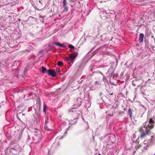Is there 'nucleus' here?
<instances>
[{
  "label": "nucleus",
  "mask_w": 155,
  "mask_h": 155,
  "mask_svg": "<svg viewBox=\"0 0 155 155\" xmlns=\"http://www.w3.org/2000/svg\"><path fill=\"white\" fill-rule=\"evenodd\" d=\"M15 155H17L16 154H14Z\"/></svg>",
  "instance_id": "obj_33"
},
{
  "label": "nucleus",
  "mask_w": 155,
  "mask_h": 155,
  "mask_svg": "<svg viewBox=\"0 0 155 155\" xmlns=\"http://www.w3.org/2000/svg\"><path fill=\"white\" fill-rule=\"evenodd\" d=\"M114 74V71H113L110 74V76L111 77L112 75L113 76V75Z\"/></svg>",
  "instance_id": "obj_22"
},
{
  "label": "nucleus",
  "mask_w": 155,
  "mask_h": 155,
  "mask_svg": "<svg viewBox=\"0 0 155 155\" xmlns=\"http://www.w3.org/2000/svg\"><path fill=\"white\" fill-rule=\"evenodd\" d=\"M47 106L46 104H45L43 107V111L45 113L46 112V109L47 108Z\"/></svg>",
  "instance_id": "obj_18"
},
{
  "label": "nucleus",
  "mask_w": 155,
  "mask_h": 155,
  "mask_svg": "<svg viewBox=\"0 0 155 155\" xmlns=\"http://www.w3.org/2000/svg\"><path fill=\"white\" fill-rule=\"evenodd\" d=\"M47 74L49 75H51L52 77H54L56 74V72L53 70H48Z\"/></svg>",
  "instance_id": "obj_5"
},
{
  "label": "nucleus",
  "mask_w": 155,
  "mask_h": 155,
  "mask_svg": "<svg viewBox=\"0 0 155 155\" xmlns=\"http://www.w3.org/2000/svg\"><path fill=\"white\" fill-rule=\"evenodd\" d=\"M111 84L112 85H115V84H114V83H111Z\"/></svg>",
  "instance_id": "obj_28"
},
{
  "label": "nucleus",
  "mask_w": 155,
  "mask_h": 155,
  "mask_svg": "<svg viewBox=\"0 0 155 155\" xmlns=\"http://www.w3.org/2000/svg\"><path fill=\"white\" fill-rule=\"evenodd\" d=\"M67 3L66 0H63V5L64 7V10L67 11L68 10V8L67 6Z\"/></svg>",
  "instance_id": "obj_8"
},
{
  "label": "nucleus",
  "mask_w": 155,
  "mask_h": 155,
  "mask_svg": "<svg viewBox=\"0 0 155 155\" xmlns=\"http://www.w3.org/2000/svg\"><path fill=\"white\" fill-rule=\"evenodd\" d=\"M68 47L71 49L73 50L74 49V47L71 45H69Z\"/></svg>",
  "instance_id": "obj_16"
},
{
  "label": "nucleus",
  "mask_w": 155,
  "mask_h": 155,
  "mask_svg": "<svg viewBox=\"0 0 155 155\" xmlns=\"http://www.w3.org/2000/svg\"><path fill=\"white\" fill-rule=\"evenodd\" d=\"M50 120L49 119V117H47L45 119V124H48V123H50L49 121Z\"/></svg>",
  "instance_id": "obj_13"
},
{
  "label": "nucleus",
  "mask_w": 155,
  "mask_h": 155,
  "mask_svg": "<svg viewBox=\"0 0 155 155\" xmlns=\"http://www.w3.org/2000/svg\"><path fill=\"white\" fill-rule=\"evenodd\" d=\"M132 111L130 108L128 109V114L130 116V117L131 118L132 116Z\"/></svg>",
  "instance_id": "obj_12"
},
{
  "label": "nucleus",
  "mask_w": 155,
  "mask_h": 155,
  "mask_svg": "<svg viewBox=\"0 0 155 155\" xmlns=\"http://www.w3.org/2000/svg\"><path fill=\"white\" fill-rule=\"evenodd\" d=\"M40 20L43 22V19H41Z\"/></svg>",
  "instance_id": "obj_27"
},
{
  "label": "nucleus",
  "mask_w": 155,
  "mask_h": 155,
  "mask_svg": "<svg viewBox=\"0 0 155 155\" xmlns=\"http://www.w3.org/2000/svg\"><path fill=\"white\" fill-rule=\"evenodd\" d=\"M41 72L43 73H48V70H47L46 69V68L45 67H42L41 68Z\"/></svg>",
  "instance_id": "obj_10"
},
{
  "label": "nucleus",
  "mask_w": 155,
  "mask_h": 155,
  "mask_svg": "<svg viewBox=\"0 0 155 155\" xmlns=\"http://www.w3.org/2000/svg\"><path fill=\"white\" fill-rule=\"evenodd\" d=\"M154 121L151 119H149V122L147 121L144 123L140 129L141 134L140 138H143L148 135L149 130L153 128Z\"/></svg>",
  "instance_id": "obj_1"
},
{
  "label": "nucleus",
  "mask_w": 155,
  "mask_h": 155,
  "mask_svg": "<svg viewBox=\"0 0 155 155\" xmlns=\"http://www.w3.org/2000/svg\"><path fill=\"white\" fill-rule=\"evenodd\" d=\"M153 155H155V153Z\"/></svg>",
  "instance_id": "obj_32"
},
{
  "label": "nucleus",
  "mask_w": 155,
  "mask_h": 155,
  "mask_svg": "<svg viewBox=\"0 0 155 155\" xmlns=\"http://www.w3.org/2000/svg\"><path fill=\"white\" fill-rule=\"evenodd\" d=\"M68 112H76L77 114H78L79 115L80 114V113H81V111L80 110H78L77 109H75V108H73L72 109H71L70 110H68Z\"/></svg>",
  "instance_id": "obj_7"
},
{
  "label": "nucleus",
  "mask_w": 155,
  "mask_h": 155,
  "mask_svg": "<svg viewBox=\"0 0 155 155\" xmlns=\"http://www.w3.org/2000/svg\"><path fill=\"white\" fill-rule=\"evenodd\" d=\"M150 3L151 4H155V2H150Z\"/></svg>",
  "instance_id": "obj_25"
},
{
  "label": "nucleus",
  "mask_w": 155,
  "mask_h": 155,
  "mask_svg": "<svg viewBox=\"0 0 155 155\" xmlns=\"http://www.w3.org/2000/svg\"><path fill=\"white\" fill-rule=\"evenodd\" d=\"M58 65L60 67H61L63 65V63L61 61H58Z\"/></svg>",
  "instance_id": "obj_14"
},
{
  "label": "nucleus",
  "mask_w": 155,
  "mask_h": 155,
  "mask_svg": "<svg viewBox=\"0 0 155 155\" xmlns=\"http://www.w3.org/2000/svg\"><path fill=\"white\" fill-rule=\"evenodd\" d=\"M144 35L143 33H141L140 34L139 37V42L140 43H142L143 42Z\"/></svg>",
  "instance_id": "obj_9"
},
{
  "label": "nucleus",
  "mask_w": 155,
  "mask_h": 155,
  "mask_svg": "<svg viewBox=\"0 0 155 155\" xmlns=\"http://www.w3.org/2000/svg\"><path fill=\"white\" fill-rule=\"evenodd\" d=\"M144 144L145 145L144 146L143 148L146 150H147L149 147V144L147 143L146 144V143H145Z\"/></svg>",
  "instance_id": "obj_15"
},
{
  "label": "nucleus",
  "mask_w": 155,
  "mask_h": 155,
  "mask_svg": "<svg viewBox=\"0 0 155 155\" xmlns=\"http://www.w3.org/2000/svg\"><path fill=\"white\" fill-rule=\"evenodd\" d=\"M30 140V137L29 136H28V138L27 139V141H28L29 140Z\"/></svg>",
  "instance_id": "obj_24"
},
{
  "label": "nucleus",
  "mask_w": 155,
  "mask_h": 155,
  "mask_svg": "<svg viewBox=\"0 0 155 155\" xmlns=\"http://www.w3.org/2000/svg\"><path fill=\"white\" fill-rule=\"evenodd\" d=\"M134 99L135 98V97H136V95H134Z\"/></svg>",
  "instance_id": "obj_29"
},
{
  "label": "nucleus",
  "mask_w": 155,
  "mask_h": 155,
  "mask_svg": "<svg viewBox=\"0 0 155 155\" xmlns=\"http://www.w3.org/2000/svg\"><path fill=\"white\" fill-rule=\"evenodd\" d=\"M108 15L107 12L104 11H101L100 12V17L103 19H105L107 18Z\"/></svg>",
  "instance_id": "obj_4"
},
{
  "label": "nucleus",
  "mask_w": 155,
  "mask_h": 155,
  "mask_svg": "<svg viewBox=\"0 0 155 155\" xmlns=\"http://www.w3.org/2000/svg\"><path fill=\"white\" fill-rule=\"evenodd\" d=\"M103 80L104 82H108V81H107V79H106V78H105V76H103Z\"/></svg>",
  "instance_id": "obj_19"
},
{
  "label": "nucleus",
  "mask_w": 155,
  "mask_h": 155,
  "mask_svg": "<svg viewBox=\"0 0 155 155\" xmlns=\"http://www.w3.org/2000/svg\"><path fill=\"white\" fill-rule=\"evenodd\" d=\"M82 103V99L80 98H78L74 104V105H76L77 106H79Z\"/></svg>",
  "instance_id": "obj_6"
},
{
  "label": "nucleus",
  "mask_w": 155,
  "mask_h": 155,
  "mask_svg": "<svg viewBox=\"0 0 155 155\" xmlns=\"http://www.w3.org/2000/svg\"><path fill=\"white\" fill-rule=\"evenodd\" d=\"M118 74H114L113 75V78L116 80L118 77Z\"/></svg>",
  "instance_id": "obj_17"
},
{
  "label": "nucleus",
  "mask_w": 155,
  "mask_h": 155,
  "mask_svg": "<svg viewBox=\"0 0 155 155\" xmlns=\"http://www.w3.org/2000/svg\"><path fill=\"white\" fill-rule=\"evenodd\" d=\"M98 155H101L100 153H99Z\"/></svg>",
  "instance_id": "obj_30"
},
{
  "label": "nucleus",
  "mask_w": 155,
  "mask_h": 155,
  "mask_svg": "<svg viewBox=\"0 0 155 155\" xmlns=\"http://www.w3.org/2000/svg\"><path fill=\"white\" fill-rule=\"evenodd\" d=\"M65 60L69 63H71L72 64H73L74 61V58L71 54H70L68 57H67L65 59Z\"/></svg>",
  "instance_id": "obj_2"
},
{
  "label": "nucleus",
  "mask_w": 155,
  "mask_h": 155,
  "mask_svg": "<svg viewBox=\"0 0 155 155\" xmlns=\"http://www.w3.org/2000/svg\"><path fill=\"white\" fill-rule=\"evenodd\" d=\"M39 17H40V18H41V19H43L44 18V17L43 16H41V15H40L39 16Z\"/></svg>",
  "instance_id": "obj_23"
},
{
  "label": "nucleus",
  "mask_w": 155,
  "mask_h": 155,
  "mask_svg": "<svg viewBox=\"0 0 155 155\" xmlns=\"http://www.w3.org/2000/svg\"><path fill=\"white\" fill-rule=\"evenodd\" d=\"M78 55V53L77 52H75L73 54V57L74 59Z\"/></svg>",
  "instance_id": "obj_20"
},
{
  "label": "nucleus",
  "mask_w": 155,
  "mask_h": 155,
  "mask_svg": "<svg viewBox=\"0 0 155 155\" xmlns=\"http://www.w3.org/2000/svg\"><path fill=\"white\" fill-rule=\"evenodd\" d=\"M58 72H61V71L60 70L59 71H58Z\"/></svg>",
  "instance_id": "obj_31"
},
{
  "label": "nucleus",
  "mask_w": 155,
  "mask_h": 155,
  "mask_svg": "<svg viewBox=\"0 0 155 155\" xmlns=\"http://www.w3.org/2000/svg\"><path fill=\"white\" fill-rule=\"evenodd\" d=\"M54 44L56 45L57 46H58L60 47H61L62 48H65V45H63V44H61L58 42H55Z\"/></svg>",
  "instance_id": "obj_11"
},
{
  "label": "nucleus",
  "mask_w": 155,
  "mask_h": 155,
  "mask_svg": "<svg viewBox=\"0 0 155 155\" xmlns=\"http://www.w3.org/2000/svg\"><path fill=\"white\" fill-rule=\"evenodd\" d=\"M132 85L134 86H135L136 85L133 82V83H132Z\"/></svg>",
  "instance_id": "obj_26"
},
{
  "label": "nucleus",
  "mask_w": 155,
  "mask_h": 155,
  "mask_svg": "<svg viewBox=\"0 0 155 155\" xmlns=\"http://www.w3.org/2000/svg\"><path fill=\"white\" fill-rule=\"evenodd\" d=\"M51 123H49L48 124H45V128L47 131H51L52 129L53 124L52 122L51 121Z\"/></svg>",
  "instance_id": "obj_3"
},
{
  "label": "nucleus",
  "mask_w": 155,
  "mask_h": 155,
  "mask_svg": "<svg viewBox=\"0 0 155 155\" xmlns=\"http://www.w3.org/2000/svg\"><path fill=\"white\" fill-rule=\"evenodd\" d=\"M99 81H96L94 82V84L96 85L97 84H99Z\"/></svg>",
  "instance_id": "obj_21"
}]
</instances>
